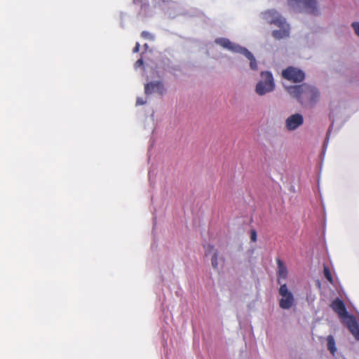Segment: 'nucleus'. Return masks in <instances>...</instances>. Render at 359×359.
<instances>
[{"mask_svg": "<svg viewBox=\"0 0 359 359\" xmlns=\"http://www.w3.org/2000/svg\"><path fill=\"white\" fill-rule=\"evenodd\" d=\"M285 88L290 96L305 107H314L320 98L318 89L307 83L285 86Z\"/></svg>", "mask_w": 359, "mask_h": 359, "instance_id": "f257e3e1", "label": "nucleus"}, {"mask_svg": "<svg viewBox=\"0 0 359 359\" xmlns=\"http://www.w3.org/2000/svg\"><path fill=\"white\" fill-rule=\"evenodd\" d=\"M261 16L266 22L279 27V29L273 31L272 34L275 39H280L289 36L290 25L278 11L275 9H269L262 12Z\"/></svg>", "mask_w": 359, "mask_h": 359, "instance_id": "f03ea898", "label": "nucleus"}, {"mask_svg": "<svg viewBox=\"0 0 359 359\" xmlns=\"http://www.w3.org/2000/svg\"><path fill=\"white\" fill-rule=\"evenodd\" d=\"M331 306L341 318L343 324L348 327L351 333L354 336L355 339L359 341L358 323L353 316L348 313L343 301L339 298H337L332 302Z\"/></svg>", "mask_w": 359, "mask_h": 359, "instance_id": "7ed1b4c3", "label": "nucleus"}, {"mask_svg": "<svg viewBox=\"0 0 359 359\" xmlns=\"http://www.w3.org/2000/svg\"><path fill=\"white\" fill-rule=\"evenodd\" d=\"M215 43L224 48L234 53H240L245 56L250 61V67L252 70L256 71L258 69L257 62L253 54L248 50L246 48L240 46L238 43L231 42L226 38H217L215 39Z\"/></svg>", "mask_w": 359, "mask_h": 359, "instance_id": "20e7f679", "label": "nucleus"}, {"mask_svg": "<svg viewBox=\"0 0 359 359\" xmlns=\"http://www.w3.org/2000/svg\"><path fill=\"white\" fill-rule=\"evenodd\" d=\"M287 5L296 13H306L318 15L320 9L316 0H287Z\"/></svg>", "mask_w": 359, "mask_h": 359, "instance_id": "39448f33", "label": "nucleus"}, {"mask_svg": "<svg viewBox=\"0 0 359 359\" xmlns=\"http://www.w3.org/2000/svg\"><path fill=\"white\" fill-rule=\"evenodd\" d=\"M261 79L255 86V92L257 95L263 96L275 89V82L271 72H261Z\"/></svg>", "mask_w": 359, "mask_h": 359, "instance_id": "423d86ee", "label": "nucleus"}, {"mask_svg": "<svg viewBox=\"0 0 359 359\" xmlns=\"http://www.w3.org/2000/svg\"><path fill=\"white\" fill-rule=\"evenodd\" d=\"M278 294L280 296L279 306L285 310L290 309L295 304L294 294L288 289L285 283L281 284L278 289Z\"/></svg>", "mask_w": 359, "mask_h": 359, "instance_id": "0eeeda50", "label": "nucleus"}, {"mask_svg": "<svg viewBox=\"0 0 359 359\" xmlns=\"http://www.w3.org/2000/svg\"><path fill=\"white\" fill-rule=\"evenodd\" d=\"M282 76L284 79L295 83L302 81L305 77L303 71L293 67H289L283 70Z\"/></svg>", "mask_w": 359, "mask_h": 359, "instance_id": "6e6552de", "label": "nucleus"}, {"mask_svg": "<svg viewBox=\"0 0 359 359\" xmlns=\"http://www.w3.org/2000/svg\"><path fill=\"white\" fill-rule=\"evenodd\" d=\"M304 123V117L296 113L289 116L285 120V128L289 131H294Z\"/></svg>", "mask_w": 359, "mask_h": 359, "instance_id": "1a4fd4ad", "label": "nucleus"}, {"mask_svg": "<svg viewBox=\"0 0 359 359\" xmlns=\"http://www.w3.org/2000/svg\"><path fill=\"white\" fill-rule=\"evenodd\" d=\"M163 84L160 81L148 83L144 87V92L147 95H150L154 93L162 94L163 93Z\"/></svg>", "mask_w": 359, "mask_h": 359, "instance_id": "9d476101", "label": "nucleus"}, {"mask_svg": "<svg viewBox=\"0 0 359 359\" xmlns=\"http://www.w3.org/2000/svg\"><path fill=\"white\" fill-rule=\"evenodd\" d=\"M278 264V283L281 285V280H286L287 276V269L285 264L279 259H277Z\"/></svg>", "mask_w": 359, "mask_h": 359, "instance_id": "9b49d317", "label": "nucleus"}, {"mask_svg": "<svg viewBox=\"0 0 359 359\" xmlns=\"http://www.w3.org/2000/svg\"><path fill=\"white\" fill-rule=\"evenodd\" d=\"M327 349L330 351V353L335 356L337 352V347L334 338L332 335H328L327 337Z\"/></svg>", "mask_w": 359, "mask_h": 359, "instance_id": "f8f14e48", "label": "nucleus"}, {"mask_svg": "<svg viewBox=\"0 0 359 359\" xmlns=\"http://www.w3.org/2000/svg\"><path fill=\"white\" fill-rule=\"evenodd\" d=\"M211 264L214 269H217L218 266L217 252L215 250H214L212 256L211 257Z\"/></svg>", "mask_w": 359, "mask_h": 359, "instance_id": "ddd939ff", "label": "nucleus"}, {"mask_svg": "<svg viewBox=\"0 0 359 359\" xmlns=\"http://www.w3.org/2000/svg\"><path fill=\"white\" fill-rule=\"evenodd\" d=\"M324 276L326 278V279L330 281V283L332 282V275H331V273L329 270V269L326 266L324 267Z\"/></svg>", "mask_w": 359, "mask_h": 359, "instance_id": "4468645a", "label": "nucleus"}, {"mask_svg": "<svg viewBox=\"0 0 359 359\" xmlns=\"http://www.w3.org/2000/svg\"><path fill=\"white\" fill-rule=\"evenodd\" d=\"M142 36L144 39H149L153 41L154 39V36L149 32L143 31L141 34Z\"/></svg>", "mask_w": 359, "mask_h": 359, "instance_id": "2eb2a0df", "label": "nucleus"}, {"mask_svg": "<svg viewBox=\"0 0 359 359\" xmlns=\"http://www.w3.org/2000/svg\"><path fill=\"white\" fill-rule=\"evenodd\" d=\"M351 27L353 28L355 34L359 37V22H352Z\"/></svg>", "mask_w": 359, "mask_h": 359, "instance_id": "dca6fc26", "label": "nucleus"}, {"mask_svg": "<svg viewBox=\"0 0 359 359\" xmlns=\"http://www.w3.org/2000/svg\"><path fill=\"white\" fill-rule=\"evenodd\" d=\"M147 102L146 100L143 99L142 97H137L136 104L137 105H143Z\"/></svg>", "mask_w": 359, "mask_h": 359, "instance_id": "f3484780", "label": "nucleus"}, {"mask_svg": "<svg viewBox=\"0 0 359 359\" xmlns=\"http://www.w3.org/2000/svg\"><path fill=\"white\" fill-rule=\"evenodd\" d=\"M143 65V60L142 58L137 60V62L135 63V68L137 69Z\"/></svg>", "mask_w": 359, "mask_h": 359, "instance_id": "a211bd4d", "label": "nucleus"}, {"mask_svg": "<svg viewBox=\"0 0 359 359\" xmlns=\"http://www.w3.org/2000/svg\"><path fill=\"white\" fill-rule=\"evenodd\" d=\"M250 238L253 242H255L257 241V233L255 231L252 230L251 231Z\"/></svg>", "mask_w": 359, "mask_h": 359, "instance_id": "6ab92c4d", "label": "nucleus"}, {"mask_svg": "<svg viewBox=\"0 0 359 359\" xmlns=\"http://www.w3.org/2000/svg\"><path fill=\"white\" fill-rule=\"evenodd\" d=\"M330 130H328L327 133V135H326V140L324 143V147H325L328 143V139H329V136H330Z\"/></svg>", "mask_w": 359, "mask_h": 359, "instance_id": "aec40b11", "label": "nucleus"}, {"mask_svg": "<svg viewBox=\"0 0 359 359\" xmlns=\"http://www.w3.org/2000/svg\"><path fill=\"white\" fill-rule=\"evenodd\" d=\"M139 50H140V43H137L136 45H135V47L133 49V52L134 53H137L139 51Z\"/></svg>", "mask_w": 359, "mask_h": 359, "instance_id": "412c9836", "label": "nucleus"}, {"mask_svg": "<svg viewBox=\"0 0 359 359\" xmlns=\"http://www.w3.org/2000/svg\"><path fill=\"white\" fill-rule=\"evenodd\" d=\"M156 4H159V5H160V2L161 1H162V2H167V1H168V0H156Z\"/></svg>", "mask_w": 359, "mask_h": 359, "instance_id": "4be33fe9", "label": "nucleus"}, {"mask_svg": "<svg viewBox=\"0 0 359 359\" xmlns=\"http://www.w3.org/2000/svg\"><path fill=\"white\" fill-rule=\"evenodd\" d=\"M144 47L146 49H147V48H149V46H148V45H147V43H145V44L144 45Z\"/></svg>", "mask_w": 359, "mask_h": 359, "instance_id": "5701e85b", "label": "nucleus"}, {"mask_svg": "<svg viewBox=\"0 0 359 359\" xmlns=\"http://www.w3.org/2000/svg\"><path fill=\"white\" fill-rule=\"evenodd\" d=\"M133 1H134L135 4H137V3L139 2V0H133Z\"/></svg>", "mask_w": 359, "mask_h": 359, "instance_id": "b1692460", "label": "nucleus"}]
</instances>
